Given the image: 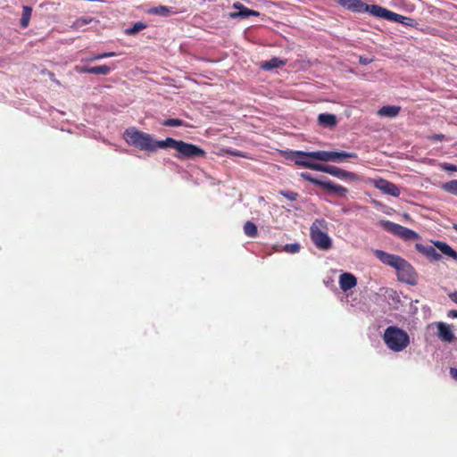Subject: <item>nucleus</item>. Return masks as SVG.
Here are the masks:
<instances>
[{
    "instance_id": "obj_1",
    "label": "nucleus",
    "mask_w": 457,
    "mask_h": 457,
    "mask_svg": "<svg viewBox=\"0 0 457 457\" xmlns=\"http://www.w3.org/2000/svg\"><path fill=\"white\" fill-rule=\"evenodd\" d=\"M123 137L127 144L141 151L154 152L159 148L170 147L178 152L175 155L178 159H195L205 157L206 152L191 143L182 140H176L172 137H167L164 140H155L152 135L129 128L124 131Z\"/></svg>"
},
{
    "instance_id": "obj_2",
    "label": "nucleus",
    "mask_w": 457,
    "mask_h": 457,
    "mask_svg": "<svg viewBox=\"0 0 457 457\" xmlns=\"http://www.w3.org/2000/svg\"><path fill=\"white\" fill-rule=\"evenodd\" d=\"M339 4L354 12H369L378 18H383L391 21L404 23L406 17L391 12L377 4H367L361 0H339Z\"/></svg>"
},
{
    "instance_id": "obj_3",
    "label": "nucleus",
    "mask_w": 457,
    "mask_h": 457,
    "mask_svg": "<svg viewBox=\"0 0 457 457\" xmlns=\"http://www.w3.org/2000/svg\"><path fill=\"white\" fill-rule=\"evenodd\" d=\"M328 223L324 219H316L311 228L310 236L312 243L318 249L329 250L332 247V240L328 235Z\"/></svg>"
},
{
    "instance_id": "obj_4",
    "label": "nucleus",
    "mask_w": 457,
    "mask_h": 457,
    "mask_svg": "<svg viewBox=\"0 0 457 457\" xmlns=\"http://www.w3.org/2000/svg\"><path fill=\"white\" fill-rule=\"evenodd\" d=\"M383 338L387 347L395 352L403 351L410 343L407 332L394 326L388 327L385 330Z\"/></svg>"
},
{
    "instance_id": "obj_5",
    "label": "nucleus",
    "mask_w": 457,
    "mask_h": 457,
    "mask_svg": "<svg viewBox=\"0 0 457 457\" xmlns=\"http://www.w3.org/2000/svg\"><path fill=\"white\" fill-rule=\"evenodd\" d=\"M289 158L295 162V164L303 168L317 170L315 167H320V163L312 162L313 160L321 161V151L303 152L292 151Z\"/></svg>"
},
{
    "instance_id": "obj_6",
    "label": "nucleus",
    "mask_w": 457,
    "mask_h": 457,
    "mask_svg": "<svg viewBox=\"0 0 457 457\" xmlns=\"http://www.w3.org/2000/svg\"><path fill=\"white\" fill-rule=\"evenodd\" d=\"M382 227L387 232L405 241L418 240L420 238L416 231L390 220L382 221Z\"/></svg>"
},
{
    "instance_id": "obj_7",
    "label": "nucleus",
    "mask_w": 457,
    "mask_h": 457,
    "mask_svg": "<svg viewBox=\"0 0 457 457\" xmlns=\"http://www.w3.org/2000/svg\"><path fill=\"white\" fill-rule=\"evenodd\" d=\"M397 278L400 281L409 285H415L417 282V272L414 268L403 258L399 265L396 267Z\"/></svg>"
},
{
    "instance_id": "obj_8",
    "label": "nucleus",
    "mask_w": 457,
    "mask_h": 457,
    "mask_svg": "<svg viewBox=\"0 0 457 457\" xmlns=\"http://www.w3.org/2000/svg\"><path fill=\"white\" fill-rule=\"evenodd\" d=\"M316 168H317V171L328 173V174H330L334 177L339 178L341 179L355 180L357 179V176L355 173L345 170L337 166L320 164V167H316Z\"/></svg>"
},
{
    "instance_id": "obj_9",
    "label": "nucleus",
    "mask_w": 457,
    "mask_h": 457,
    "mask_svg": "<svg viewBox=\"0 0 457 457\" xmlns=\"http://www.w3.org/2000/svg\"><path fill=\"white\" fill-rule=\"evenodd\" d=\"M373 185L376 188L379 189L384 194H386V195H392L395 197H398L401 194L399 187L395 184H394L386 179H379L378 180H375Z\"/></svg>"
},
{
    "instance_id": "obj_10",
    "label": "nucleus",
    "mask_w": 457,
    "mask_h": 457,
    "mask_svg": "<svg viewBox=\"0 0 457 457\" xmlns=\"http://www.w3.org/2000/svg\"><path fill=\"white\" fill-rule=\"evenodd\" d=\"M354 153L321 151V162H342L346 158H356Z\"/></svg>"
},
{
    "instance_id": "obj_11",
    "label": "nucleus",
    "mask_w": 457,
    "mask_h": 457,
    "mask_svg": "<svg viewBox=\"0 0 457 457\" xmlns=\"http://www.w3.org/2000/svg\"><path fill=\"white\" fill-rule=\"evenodd\" d=\"M374 254L381 262L395 269H396L403 260L399 255L391 254L382 250H375Z\"/></svg>"
},
{
    "instance_id": "obj_12",
    "label": "nucleus",
    "mask_w": 457,
    "mask_h": 457,
    "mask_svg": "<svg viewBox=\"0 0 457 457\" xmlns=\"http://www.w3.org/2000/svg\"><path fill=\"white\" fill-rule=\"evenodd\" d=\"M233 7L235 9H237L238 12H230L229 13V17L230 18H247L249 16H259L260 15V12H257V11H254V10H251L247 7H245L243 4H241L240 2H235L233 4Z\"/></svg>"
},
{
    "instance_id": "obj_13",
    "label": "nucleus",
    "mask_w": 457,
    "mask_h": 457,
    "mask_svg": "<svg viewBox=\"0 0 457 457\" xmlns=\"http://www.w3.org/2000/svg\"><path fill=\"white\" fill-rule=\"evenodd\" d=\"M356 285L357 279L352 273L345 272L340 275L339 286L343 291L346 292L353 288Z\"/></svg>"
},
{
    "instance_id": "obj_14",
    "label": "nucleus",
    "mask_w": 457,
    "mask_h": 457,
    "mask_svg": "<svg viewBox=\"0 0 457 457\" xmlns=\"http://www.w3.org/2000/svg\"><path fill=\"white\" fill-rule=\"evenodd\" d=\"M415 248L417 249V251L419 253H422L423 255H425L426 257H428V259H430L432 261H439L441 259V254L438 253L436 251L435 247L432 245H425L422 244H416Z\"/></svg>"
},
{
    "instance_id": "obj_15",
    "label": "nucleus",
    "mask_w": 457,
    "mask_h": 457,
    "mask_svg": "<svg viewBox=\"0 0 457 457\" xmlns=\"http://www.w3.org/2000/svg\"><path fill=\"white\" fill-rule=\"evenodd\" d=\"M438 337L443 342H452L454 339V335L451 327L444 322H437Z\"/></svg>"
},
{
    "instance_id": "obj_16",
    "label": "nucleus",
    "mask_w": 457,
    "mask_h": 457,
    "mask_svg": "<svg viewBox=\"0 0 457 457\" xmlns=\"http://www.w3.org/2000/svg\"><path fill=\"white\" fill-rule=\"evenodd\" d=\"M435 247H436L443 254L453 258L457 261V253L446 243L443 241H432Z\"/></svg>"
},
{
    "instance_id": "obj_17",
    "label": "nucleus",
    "mask_w": 457,
    "mask_h": 457,
    "mask_svg": "<svg viewBox=\"0 0 457 457\" xmlns=\"http://www.w3.org/2000/svg\"><path fill=\"white\" fill-rule=\"evenodd\" d=\"M287 60H281L278 57H272L270 60L262 62L261 63V68L264 71H270L275 68H279L286 65Z\"/></svg>"
},
{
    "instance_id": "obj_18",
    "label": "nucleus",
    "mask_w": 457,
    "mask_h": 457,
    "mask_svg": "<svg viewBox=\"0 0 457 457\" xmlns=\"http://www.w3.org/2000/svg\"><path fill=\"white\" fill-rule=\"evenodd\" d=\"M320 187L323 189L341 195H345L347 193V188L341 185L335 184L332 181H322Z\"/></svg>"
},
{
    "instance_id": "obj_19",
    "label": "nucleus",
    "mask_w": 457,
    "mask_h": 457,
    "mask_svg": "<svg viewBox=\"0 0 457 457\" xmlns=\"http://www.w3.org/2000/svg\"><path fill=\"white\" fill-rule=\"evenodd\" d=\"M401 111L400 106L396 105H385L378 111V114L381 117H395Z\"/></svg>"
},
{
    "instance_id": "obj_20",
    "label": "nucleus",
    "mask_w": 457,
    "mask_h": 457,
    "mask_svg": "<svg viewBox=\"0 0 457 457\" xmlns=\"http://www.w3.org/2000/svg\"><path fill=\"white\" fill-rule=\"evenodd\" d=\"M318 121L324 127H333L337 124L336 116L329 113H321L318 117Z\"/></svg>"
},
{
    "instance_id": "obj_21",
    "label": "nucleus",
    "mask_w": 457,
    "mask_h": 457,
    "mask_svg": "<svg viewBox=\"0 0 457 457\" xmlns=\"http://www.w3.org/2000/svg\"><path fill=\"white\" fill-rule=\"evenodd\" d=\"M148 13L166 17L169 16L170 13H176V12L172 11L171 8H169L167 6L160 5L151 8L148 11Z\"/></svg>"
},
{
    "instance_id": "obj_22",
    "label": "nucleus",
    "mask_w": 457,
    "mask_h": 457,
    "mask_svg": "<svg viewBox=\"0 0 457 457\" xmlns=\"http://www.w3.org/2000/svg\"><path fill=\"white\" fill-rule=\"evenodd\" d=\"M31 13H32L31 7L27 6V5L23 6L21 19V27L22 29H26L29 26Z\"/></svg>"
},
{
    "instance_id": "obj_23",
    "label": "nucleus",
    "mask_w": 457,
    "mask_h": 457,
    "mask_svg": "<svg viewBox=\"0 0 457 457\" xmlns=\"http://www.w3.org/2000/svg\"><path fill=\"white\" fill-rule=\"evenodd\" d=\"M244 232L250 237H255L258 235L257 226L252 221H246L244 225Z\"/></svg>"
},
{
    "instance_id": "obj_24",
    "label": "nucleus",
    "mask_w": 457,
    "mask_h": 457,
    "mask_svg": "<svg viewBox=\"0 0 457 457\" xmlns=\"http://www.w3.org/2000/svg\"><path fill=\"white\" fill-rule=\"evenodd\" d=\"M441 188L447 193L457 195V179H453L444 183L441 186Z\"/></svg>"
},
{
    "instance_id": "obj_25",
    "label": "nucleus",
    "mask_w": 457,
    "mask_h": 457,
    "mask_svg": "<svg viewBox=\"0 0 457 457\" xmlns=\"http://www.w3.org/2000/svg\"><path fill=\"white\" fill-rule=\"evenodd\" d=\"M116 53L114 52H107L103 54H94L86 58L84 61L87 62H92L100 59L107 58V57H112L115 56Z\"/></svg>"
},
{
    "instance_id": "obj_26",
    "label": "nucleus",
    "mask_w": 457,
    "mask_h": 457,
    "mask_svg": "<svg viewBox=\"0 0 457 457\" xmlns=\"http://www.w3.org/2000/svg\"><path fill=\"white\" fill-rule=\"evenodd\" d=\"M112 70V67H110L106 64H103V65L92 67L91 74L108 75Z\"/></svg>"
},
{
    "instance_id": "obj_27",
    "label": "nucleus",
    "mask_w": 457,
    "mask_h": 457,
    "mask_svg": "<svg viewBox=\"0 0 457 457\" xmlns=\"http://www.w3.org/2000/svg\"><path fill=\"white\" fill-rule=\"evenodd\" d=\"M93 21L90 17H80L78 18L71 25V28L73 29H79L85 25L89 24Z\"/></svg>"
},
{
    "instance_id": "obj_28",
    "label": "nucleus",
    "mask_w": 457,
    "mask_h": 457,
    "mask_svg": "<svg viewBox=\"0 0 457 457\" xmlns=\"http://www.w3.org/2000/svg\"><path fill=\"white\" fill-rule=\"evenodd\" d=\"M301 177H302L304 180H306V181H308V182H311V183H312V184H314V185H316V186H319V187H320V186H321L322 181H323V180H320V179H315V178H313V177H312L310 173H308V172H302V173H301Z\"/></svg>"
},
{
    "instance_id": "obj_29",
    "label": "nucleus",
    "mask_w": 457,
    "mask_h": 457,
    "mask_svg": "<svg viewBox=\"0 0 457 457\" xmlns=\"http://www.w3.org/2000/svg\"><path fill=\"white\" fill-rule=\"evenodd\" d=\"M278 193L292 202L297 200V198L299 196V195L297 193L289 191V190H279Z\"/></svg>"
},
{
    "instance_id": "obj_30",
    "label": "nucleus",
    "mask_w": 457,
    "mask_h": 457,
    "mask_svg": "<svg viewBox=\"0 0 457 457\" xmlns=\"http://www.w3.org/2000/svg\"><path fill=\"white\" fill-rule=\"evenodd\" d=\"M163 126L179 127L183 125V120L179 119H167L162 122Z\"/></svg>"
},
{
    "instance_id": "obj_31",
    "label": "nucleus",
    "mask_w": 457,
    "mask_h": 457,
    "mask_svg": "<svg viewBox=\"0 0 457 457\" xmlns=\"http://www.w3.org/2000/svg\"><path fill=\"white\" fill-rule=\"evenodd\" d=\"M284 249L287 253H296L300 251V245L297 243L287 244Z\"/></svg>"
},
{
    "instance_id": "obj_32",
    "label": "nucleus",
    "mask_w": 457,
    "mask_h": 457,
    "mask_svg": "<svg viewBox=\"0 0 457 457\" xmlns=\"http://www.w3.org/2000/svg\"><path fill=\"white\" fill-rule=\"evenodd\" d=\"M145 24H144L143 22H137L131 29H128L127 32L129 34H134L138 32L139 30L145 29Z\"/></svg>"
},
{
    "instance_id": "obj_33",
    "label": "nucleus",
    "mask_w": 457,
    "mask_h": 457,
    "mask_svg": "<svg viewBox=\"0 0 457 457\" xmlns=\"http://www.w3.org/2000/svg\"><path fill=\"white\" fill-rule=\"evenodd\" d=\"M374 61V59L372 58H368L366 56H362L361 55L359 57V62L361 64V65H368L370 63H371L372 62Z\"/></svg>"
},
{
    "instance_id": "obj_34",
    "label": "nucleus",
    "mask_w": 457,
    "mask_h": 457,
    "mask_svg": "<svg viewBox=\"0 0 457 457\" xmlns=\"http://www.w3.org/2000/svg\"><path fill=\"white\" fill-rule=\"evenodd\" d=\"M91 68L88 66H82V67H76V71L79 73H90L91 74Z\"/></svg>"
},
{
    "instance_id": "obj_35",
    "label": "nucleus",
    "mask_w": 457,
    "mask_h": 457,
    "mask_svg": "<svg viewBox=\"0 0 457 457\" xmlns=\"http://www.w3.org/2000/svg\"><path fill=\"white\" fill-rule=\"evenodd\" d=\"M443 169L447 171H457V166L450 163L445 164Z\"/></svg>"
},
{
    "instance_id": "obj_36",
    "label": "nucleus",
    "mask_w": 457,
    "mask_h": 457,
    "mask_svg": "<svg viewBox=\"0 0 457 457\" xmlns=\"http://www.w3.org/2000/svg\"><path fill=\"white\" fill-rule=\"evenodd\" d=\"M450 375L454 380L457 381V369L456 368H450Z\"/></svg>"
},
{
    "instance_id": "obj_37",
    "label": "nucleus",
    "mask_w": 457,
    "mask_h": 457,
    "mask_svg": "<svg viewBox=\"0 0 457 457\" xmlns=\"http://www.w3.org/2000/svg\"><path fill=\"white\" fill-rule=\"evenodd\" d=\"M231 155L244 157L245 155L239 151H229Z\"/></svg>"
},
{
    "instance_id": "obj_38",
    "label": "nucleus",
    "mask_w": 457,
    "mask_h": 457,
    "mask_svg": "<svg viewBox=\"0 0 457 457\" xmlns=\"http://www.w3.org/2000/svg\"><path fill=\"white\" fill-rule=\"evenodd\" d=\"M403 219L406 221H412L411 215L407 212L403 213Z\"/></svg>"
},
{
    "instance_id": "obj_39",
    "label": "nucleus",
    "mask_w": 457,
    "mask_h": 457,
    "mask_svg": "<svg viewBox=\"0 0 457 457\" xmlns=\"http://www.w3.org/2000/svg\"><path fill=\"white\" fill-rule=\"evenodd\" d=\"M448 316L453 317V318H457V311H455V310L450 311L448 313Z\"/></svg>"
},
{
    "instance_id": "obj_40",
    "label": "nucleus",
    "mask_w": 457,
    "mask_h": 457,
    "mask_svg": "<svg viewBox=\"0 0 457 457\" xmlns=\"http://www.w3.org/2000/svg\"><path fill=\"white\" fill-rule=\"evenodd\" d=\"M433 137L437 140H442L445 137V136L442 134H439V135H435Z\"/></svg>"
},
{
    "instance_id": "obj_41",
    "label": "nucleus",
    "mask_w": 457,
    "mask_h": 457,
    "mask_svg": "<svg viewBox=\"0 0 457 457\" xmlns=\"http://www.w3.org/2000/svg\"><path fill=\"white\" fill-rule=\"evenodd\" d=\"M453 228L457 232V224H456V223H454V224L453 225Z\"/></svg>"
}]
</instances>
